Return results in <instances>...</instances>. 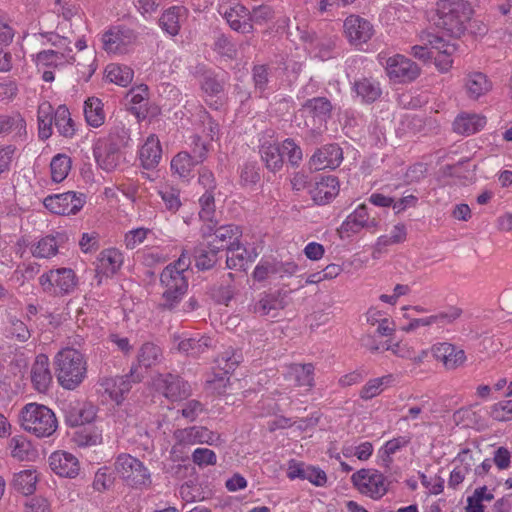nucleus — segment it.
Here are the masks:
<instances>
[{"instance_id": "30", "label": "nucleus", "mask_w": 512, "mask_h": 512, "mask_svg": "<svg viewBox=\"0 0 512 512\" xmlns=\"http://www.w3.org/2000/svg\"><path fill=\"white\" fill-rule=\"evenodd\" d=\"M174 340L178 341V351L193 357H198L205 353L214 343L211 337L200 334H195L190 337L174 336Z\"/></svg>"}, {"instance_id": "28", "label": "nucleus", "mask_w": 512, "mask_h": 512, "mask_svg": "<svg viewBox=\"0 0 512 512\" xmlns=\"http://www.w3.org/2000/svg\"><path fill=\"white\" fill-rule=\"evenodd\" d=\"M287 476L291 480L297 478L308 480L316 486H323L327 482V476L323 470L294 460L289 463Z\"/></svg>"}, {"instance_id": "16", "label": "nucleus", "mask_w": 512, "mask_h": 512, "mask_svg": "<svg viewBox=\"0 0 512 512\" xmlns=\"http://www.w3.org/2000/svg\"><path fill=\"white\" fill-rule=\"evenodd\" d=\"M386 72L394 82L405 83L415 80L420 74V68L411 59L397 54L387 59Z\"/></svg>"}, {"instance_id": "33", "label": "nucleus", "mask_w": 512, "mask_h": 512, "mask_svg": "<svg viewBox=\"0 0 512 512\" xmlns=\"http://www.w3.org/2000/svg\"><path fill=\"white\" fill-rule=\"evenodd\" d=\"M310 193L317 204H327L338 195L339 181L335 176H323L315 183Z\"/></svg>"}, {"instance_id": "3", "label": "nucleus", "mask_w": 512, "mask_h": 512, "mask_svg": "<svg viewBox=\"0 0 512 512\" xmlns=\"http://www.w3.org/2000/svg\"><path fill=\"white\" fill-rule=\"evenodd\" d=\"M53 364L57 381L66 390H75L87 377L86 357L74 348L66 347L58 351Z\"/></svg>"}, {"instance_id": "2", "label": "nucleus", "mask_w": 512, "mask_h": 512, "mask_svg": "<svg viewBox=\"0 0 512 512\" xmlns=\"http://www.w3.org/2000/svg\"><path fill=\"white\" fill-rule=\"evenodd\" d=\"M191 265L190 256L183 252L177 261L167 265L160 274L162 288L159 308L173 311L182 301L188 290V279L185 272Z\"/></svg>"}, {"instance_id": "50", "label": "nucleus", "mask_w": 512, "mask_h": 512, "mask_svg": "<svg viewBox=\"0 0 512 512\" xmlns=\"http://www.w3.org/2000/svg\"><path fill=\"white\" fill-rule=\"evenodd\" d=\"M220 251L211 247L209 242L207 245H199L194 248L193 256L195 265L200 270H208L214 267L218 260V253Z\"/></svg>"}, {"instance_id": "11", "label": "nucleus", "mask_w": 512, "mask_h": 512, "mask_svg": "<svg viewBox=\"0 0 512 512\" xmlns=\"http://www.w3.org/2000/svg\"><path fill=\"white\" fill-rule=\"evenodd\" d=\"M155 388L169 401H182L192 394L190 384L179 375L159 374L154 380Z\"/></svg>"}, {"instance_id": "29", "label": "nucleus", "mask_w": 512, "mask_h": 512, "mask_svg": "<svg viewBox=\"0 0 512 512\" xmlns=\"http://www.w3.org/2000/svg\"><path fill=\"white\" fill-rule=\"evenodd\" d=\"M314 366L307 364H290L284 377L287 381L292 382L295 387H304L306 391L311 390L314 385Z\"/></svg>"}, {"instance_id": "47", "label": "nucleus", "mask_w": 512, "mask_h": 512, "mask_svg": "<svg viewBox=\"0 0 512 512\" xmlns=\"http://www.w3.org/2000/svg\"><path fill=\"white\" fill-rule=\"evenodd\" d=\"M303 108L313 117L318 119L320 123L326 122L331 116L332 104L325 97H314L308 99Z\"/></svg>"}, {"instance_id": "4", "label": "nucleus", "mask_w": 512, "mask_h": 512, "mask_svg": "<svg viewBox=\"0 0 512 512\" xmlns=\"http://www.w3.org/2000/svg\"><path fill=\"white\" fill-rule=\"evenodd\" d=\"M19 424L23 430L38 438L50 437L58 428L55 413L38 403H28L22 407Z\"/></svg>"}, {"instance_id": "44", "label": "nucleus", "mask_w": 512, "mask_h": 512, "mask_svg": "<svg viewBox=\"0 0 512 512\" xmlns=\"http://www.w3.org/2000/svg\"><path fill=\"white\" fill-rule=\"evenodd\" d=\"M270 67L266 64H257L252 67L251 75L254 92L259 97H266L270 90Z\"/></svg>"}, {"instance_id": "12", "label": "nucleus", "mask_w": 512, "mask_h": 512, "mask_svg": "<svg viewBox=\"0 0 512 512\" xmlns=\"http://www.w3.org/2000/svg\"><path fill=\"white\" fill-rule=\"evenodd\" d=\"M135 41V32L125 26H114L102 36L103 48L112 54L128 53L133 48Z\"/></svg>"}, {"instance_id": "25", "label": "nucleus", "mask_w": 512, "mask_h": 512, "mask_svg": "<svg viewBox=\"0 0 512 512\" xmlns=\"http://www.w3.org/2000/svg\"><path fill=\"white\" fill-rule=\"evenodd\" d=\"M30 378L33 388L39 393H45L52 384V373L49 358L45 354H38L31 367Z\"/></svg>"}, {"instance_id": "62", "label": "nucleus", "mask_w": 512, "mask_h": 512, "mask_svg": "<svg viewBox=\"0 0 512 512\" xmlns=\"http://www.w3.org/2000/svg\"><path fill=\"white\" fill-rule=\"evenodd\" d=\"M190 147L191 156L198 164H201L207 159L210 150L209 142L203 141L199 135L194 134L190 136Z\"/></svg>"}, {"instance_id": "45", "label": "nucleus", "mask_w": 512, "mask_h": 512, "mask_svg": "<svg viewBox=\"0 0 512 512\" xmlns=\"http://www.w3.org/2000/svg\"><path fill=\"white\" fill-rule=\"evenodd\" d=\"M54 125L59 134L65 138H72L75 135V122L65 105H59L54 111Z\"/></svg>"}, {"instance_id": "46", "label": "nucleus", "mask_w": 512, "mask_h": 512, "mask_svg": "<svg viewBox=\"0 0 512 512\" xmlns=\"http://www.w3.org/2000/svg\"><path fill=\"white\" fill-rule=\"evenodd\" d=\"M394 376L387 374L382 377L370 379L360 390L359 396L367 401L380 395L386 388L392 385Z\"/></svg>"}, {"instance_id": "55", "label": "nucleus", "mask_w": 512, "mask_h": 512, "mask_svg": "<svg viewBox=\"0 0 512 512\" xmlns=\"http://www.w3.org/2000/svg\"><path fill=\"white\" fill-rule=\"evenodd\" d=\"M103 140L108 141L109 145L116 146L117 148L127 147L131 141L130 129L122 122H115L109 130L108 138Z\"/></svg>"}, {"instance_id": "59", "label": "nucleus", "mask_w": 512, "mask_h": 512, "mask_svg": "<svg viewBox=\"0 0 512 512\" xmlns=\"http://www.w3.org/2000/svg\"><path fill=\"white\" fill-rule=\"evenodd\" d=\"M227 251L229 255L226 259V266L229 269H242L247 262H252L256 257V254L253 256L249 254L240 242L239 248Z\"/></svg>"}, {"instance_id": "56", "label": "nucleus", "mask_w": 512, "mask_h": 512, "mask_svg": "<svg viewBox=\"0 0 512 512\" xmlns=\"http://www.w3.org/2000/svg\"><path fill=\"white\" fill-rule=\"evenodd\" d=\"M411 442V436H398L388 440L379 450L382 461L386 467L392 463L391 456Z\"/></svg>"}, {"instance_id": "26", "label": "nucleus", "mask_w": 512, "mask_h": 512, "mask_svg": "<svg viewBox=\"0 0 512 512\" xmlns=\"http://www.w3.org/2000/svg\"><path fill=\"white\" fill-rule=\"evenodd\" d=\"M12 136L15 141L27 138L26 120L19 112L0 114V137Z\"/></svg>"}, {"instance_id": "38", "label": "nucleus", "mask_w": 512, "mask_h": 512, "mask_svg": "<svg viewBox=\"0 0 512 512\" xmlns=\"http://www.w3.org/2000/svg\"><path fill=\"white\" fill-rule=\"evenodd\" d=\"M454 461L459 465L455 466L450 473L448 485L451 488H456L461 484L473 466V457L468 449L459 452Z\"/></svg>"}, {"instance_id": "64", "label": "nucleus", "mask_w": 512, "mask_h": 512, "mask_svg": "<svg viewBox=\"0 0 512 512\" xmlns=\"http://www.w3.org/2000/svg\"><path fill=\"white\" fill-rule=\"evenodd\" d=\"M280 147L282 154L287 156L288 161L292 166H298L301 163L303 159L302 149L293 139H285Z\"/></svg>"}, {"instance_id": "41", "label": "nucleus", "mask_w": 512, "mask_h": 512, "mask_svg": "<svg viewBox=\"0 0 512 512\" xmlns=\"http://www.w3.org/2000/svg\"><path fill=\"white\" fill-rule=\"evenodd\" d=\"M196 165H198V163L193 159L191 154L186 151L177 153L170 163L173 175L187 181L193 176V170Z\"/></svg>"}, {"instance_id": "32", "label": "nucleus", "mask_w": 512, "mask_h": 512, "mask_svg": "<svg viewBox=\"0 0 512 512\" xmlns=\"http://www.w3.org/2000/svg\"><path fill=\"white\" fill-rule=\"evenodd\" d=\"M162 158V147L158 137L150 134L139 149V160L145 169H154Z\"/></svg>"}, {"instance_id": "21", "label": "nucleus", "mask_w": 512, "mask_h": 512, "mask_svg": "<svg viewBox=\"0 0 512 512\" xmlns=\"http://www.w3.org/2000/svg\"><path fill=\"white\" fill-rule=\"evenodd\" d=\"M431 353L447 370H455L463 366L466 361L465 351L449 342L434 344L431 347Z\"/></svg>"}, {"instance_id": "6", "label": "nucleus", "mask_w": 512, "mask_h": 512, "mask_svg": "<svg viewBox=\"0 0 512 512\" xmlns=\"http://www.w3.org/2000/svg\"><path fill=\"white\" fill-rule=\"evenodd\" d=\"M38 281L44 293L59 297L74 293L79 282L75 271L66 267L50 269Z\"/></svg>"}, {"instance_id": "54", "label": "nucleus", "mask_w": 512, "mask_h": 512, "mask_svg": "<svg viewBox=\"0 0 512 512\" xmlns=\"http://www.w3.org/2000/svg\"><path fill=\"white\" fill-rule=\"evenodd\" d=\"M51 178L54 182L60 183L67 176L71 170V159L66 154L55 155L50 163Z\"/></svg>"}, {"instance_id": "8", "label": "nucleus", "mask_w": 512, "mask_h": 512, "mask_svg": "<svg viewBox=\"0 0 512 512\" xmlns=\"http://www.w3.org/2000/svg\"><path fill=\"white\" fill-rule=\"evenodd\" d=\"M115 469L120 478L133 488H147L152 483L148 468L139 459L129 454H120L117 457Z\"/></svg>"}, {"instance_id": "36", "label": "nucleus", "mask_w": 512, "mask_h": 512, "mask_svg": "<svg viewBox=\"0 0 512 512\" xmlns=\"http://www.w3.org/2000/svg\"><path fill=\"white\" fill-rule=\"evenodd\" d=\"M353 90L363 103H373L382 94L380 83L372 77H361L355 80Z\"/></svg>"}, {"instance_id": "39", "label": "nucleus", "mask_w": 512, "mask_h": 512, "mask_svg": "<svg viewBox=\"0 0 512 512\" xmlns=\"http://www.w3.org/2000/svg\"><path fill=\"white\" fill-rule=\"evenodd\" d=\"M486 125V118L479 114L462 113L453 122L456 133L471 135L480 131Z\"/></svg>"}, {"instance_id": "51", "label": "nucleus", "mask_w": 512, "mask_h": 512, "mask_svg": "<svg viewBox=\"0 0 512 512\" xmlns=\"http://www.w3.org/2000/svg\"><path fill=\"white\" fill-rule=\"evenodd\" d=\"M133 75V70L126 65L111 63L105 69L106 79L122 87H126L131 83Z\"/></svg>"}, {"instance_id": "63", "label": "nucleus", "mask_w": 512, "mask_h": 512, "mask_svg": "<svg viewBox=\"0 0 512 512\" xmlns=\"http://www.w3.org/2000/svg\"><path fill=\"white\" fill-rule=\"evenodd\" d=\"M275 15L276 12L274 8L265 4L254 7L252 11H249L250 23L252 25H263L270 22L275 18Z\"/></svg>"}, {"instance_id": "18", "label": "nucleus", "mask_w": 512, "mask_h": 512, "mask_svg": "<svg viewBox=\"0 0 512 512\" xmlns=\"http://www.w3.org/2000/svg\"><path fill=\"white\" fill-rule=\"evenodd\" d=\"M343 161L342 148L336 144H327L317 149L309 160V166L315 171L335 169Z\"/></svg>"}, {"instance_id": "42", "label": "nucleus", "mask_w": 512, "mask_h": 512, "mask_svg": "<svg viewBox=\"0 0 512 512\" xmlns=\"http://www.w3.org/2000/svg\"><path fill=\"white\" fill-rule=\"evenodd\" d=\"M38 137L41 140H47L52 135V125L54 123V109L52 105L44 101L39 104L37 111Z\"/></svg>"}, {"instance_id": "19", "label": "nucleus", "mask_w": 512, "mask_h": 512, "mask_svg": "<svg viewBox=\"0 0 512 512\" xmlns=\"http://www.w3.org/2000/svg\"><path fill=\"white\" fill-rule=\"evenodd\" d=\"M174 438L178 445H213L220 440V435L204 426H191L176 430Z\"/></svg>"}, {"instance_id": "1", "label": "nucleus", "mask_w": 512, "mask_h": 512, "mask_svg": "<svg viewBox=\"0 0 512 512\" xmlns=\"http://www.w3.org/2000/svg\"><path fill=\"white\" fill-rule=\"evenodd\" d=\"M162 360V348L154 342H144L137 351L136 363L132 365L130 373L125 377L105 379L102 385L109 391L111 398L118 401L119 396L130 390L131 383L141 382L145 372L159 365Z\"/></svg>"}, {"instance_id": "60", "label": "nucleus", "mask_w": 512, "mask_h": 512, "mask_svg": "<svg viewBox=\"0 0 512 512\" xmlns=\"http://www.w3.org/2000/svg\"><path fill=\"white\" fill-rule=\"evenodd\" d=\"M162 201L164 202L166 210L171 213H176L182 206L180 199V191L171 186H165L158 192Z\"/></svg>"}, {"instance_id": "17", "label": "nucleus", "mask_w": 512, "mask_h": 512, "mask_svg": "<svg viewBox=\"0 0 512 512\" xmlns=\"http://www.w3.org/2000/svg\"><path fill=\"white\" fill-rule=\"evenodd\" d=\"M84 203V199L74 192L49 195L43 201L49 211L58 215H75L82 209Z\"/></svg>"}, {"instance_id": "57", "label": "nucleus", "mask_w": 512, "mask_h": 512, "mask_svg": "<svg viewBox=\"0 0 512 512\" xmlns=\"http://www.w3.org/2000/svg\"><path fill=\"white\" fill-rule=\"evenodd\" d=\"M420 40L429 43L430 49L433 51V57L440 54H453L456 51L455 44L432 33H423L420 36Z\"/></svg>"}, {"instance_id": "20", "label": "nucleus", "mask_w": 512, "mask_h": 512, "mask_svg": "<svg viewBox=\"0 0 512 512\" xmlns=\"http://www.w3.org/2000/svg\"><path fill=\"white\" fill-rule=\"evenodd\" d=\"M297 269V264L291 261H260L253 271V278L261 282L271 277H291L297 272Z\"/></svg>"}, {"instance_id": "52", "label": "nucleus", "mask_w": 512, "mask_h": 512, "mask_svg": "<svg viewBox=\"0 0 512 512\" xmlns=\"http://www.w3.org/2000/svg\"><path fill=\"white\" fill-rule=\"evenodd\" d=\"M242 361V352L232 347L225 349L215 360L217 367L224 374L232 373Z\"/></svg>"}, {"instance_id": "5", "label": "nucleus", "mask_w": 512, "mask_h": 512, "mask_svg": "<svg viewBox=\"0 0 512 512\" xmlns=\"http://www.w3.org/2000/svg\"><path fill=\"white\" fill-rule=\"evenodd\" d=\"M471 14L470 5L464 0H440L438 3V26L452 37H459L465 31V23Z\"/></svg>"}, {"instance_id": "40", "label": "nucleus", "mask_w": 512, "mask_h": 512, "mask_svg": "<svg viewBox=\"0 0 512 512\" xmlns=\"http://www.w3.org/2000/svg\"><path fill=\"white\" fill-rule=\"evenodd\" d=\"M86 123L93 128H98L105 123L106 114L104 104L97 97H89L83 107Z\"/></svg>"}, {"instance_id": "34", "label": "nucleus", "mask_w": 512, "mask_h": 512, "mask_svg": "<svg viewBox=\"0 0 512 512\" xmlns=\"http://www.w3.org/2000/svg\"><path fill=\"white\" fill-rule=\"evenodd\" d=\"M491 88V81L482 72H471L464 79V89L470 99H479L488 93Z\"/></svg>"}, {"instance_id": "15", "label": "nucleus", "mask_w": 512, "mask_h": 512, "mask_svg": "<svg viewBox=\"0 0 512 512\" xmlns=\"http://www.w3.org/2000/svg\"><path fill=\"white\" fill-rule=\"evenodd\" d=\"M218 12L234 31L242 34L253 32L249 10L240 3H220Z\"/></svg>"}, {"instance_id": "27", "label": "nucleus", "mask_w": 512, "mask_h": 512, "mask_svg": "<svg viewBox=\"0 0 512 512\" xmlns=\"http://www.w3.org/2000/svg\"><path fill=\"white\" fill-rule=\"evenodd\" d=\"M49 465L54 473L66 478H74L80 471L78 459L65 451L53 452L49 457Z\"/></svg>"}, {"instance_id": "24", "label": "nucleus", "mask_w": 512, "mask_h": 512, "mask_svg": "<svg viewBox=\"0 0 512 512\" xmlns=\"http://www.w3.org/2000/svg\"><path fill=\"white\" fill-rule=\"evenodd\" d=\"M93 155L99 167L107 172L115 170L122 162L120 148L109 145L106 140H98L94 144Z\"/></svg>"}, {"instance_id": "58", "label": "nucleus", "mask_w": 512, "mask_h": 512, "mask_svg": "<svg viewBox=\"0 0 512 512\" xmlns=\"http://www.w3.org/2000/svg\"><path fill=\"white\" fill-rule=\"evenodd\" d=\"M494 499V495L486 486L478 487L473 494L467 498V512H484L483 501L490 502Z\"/></svg>"}, {"instance_id": "43", "label": "nucleus", "mask_w": 512, "mask_h": 512, "mask_svg": "<svg viewBox=\"0 0 512 512\" xmlns=\"http://www.w3.org/2000/svg\"><path fill=\"white\" fill-rule=\"evenodd\" d=\"M97 261V267L102 273L113 275L123 264V254L116 248L105 249L100 252Z\"/></svg>"}, {"instance_id": "7", "label": "nucleus", "mask_w": 512, "mask_h": 512, "mask_svg": "<svg viewBox=\"0 0 512 512\" xmlns=\"http://www.w3.org/2000/svg\"><path fill=\"white\" fill-rule=\"evenodd\" d=\"M353 487L362 495L373 500L381 499L389 489L387 477L373 468H362L351 476Z\"/></svg>"}, {"instance_id": "14", "label": "nucleus", "mask_w": 512, "mask_h": 512, "mask_svg": "<svg viewBox=\"0 0 512 512\" xmlns=\"http://www.w3.org/2000/svg\"><path fill=\"white\" fill-rule=\"evenodd\" d=\"M343 34L353 46H362L374 34L373 25L359 15L351 14L343 22Z\"/></svg>"}, {"instance_id": "31", "label": "nucleus", "mask_w": 512, "mask_h": 512, "mask_svg": "<svg viewBox=\"0 0 512 512\" xmlns=\"http://www.w3.org/2000/svg\"><path fill=\"white\" fill-rule=\"evenodd\" d=\"M96 413L97 408L92 403L74 401L66 409V418L71 426H80L92 422Z\"/></svg>"}, {"instance_id": "35", "label": "nucleus", "mask_w": 512, "mask_h": 512, "mask_svg": "<svg viewBox=\"0 0 512 512\" xmlns=\"http://www.w3.org/2000/svg\"><path fill=\"white\" fill-rule=\"evenodd\" d=\"M186 16L187 9L184 6H172L164 11L159 19V25L167 34L176 36Z\"/></svg>"}, {"instance_id": "10", "label": "nucleus", "mask_w": 512, "mask_h": 512, "mask_svg": "<svg viewBox=\"0 0 512 512\" xmlns=\"http://www.w3.org/2000/svg\"><path fill=\"white\" fill-rule=\"evenodd\" d=\"M201 234L205 239L213 237L208 241L211 247L219 251L233 250L239 248L242 229L235 224L222 225L217 228L212 224H206L201 228Z\"/></svg>"}, {"instance_id": "9", "label": "nucleus", "mask_w": 512, "mask_h": 512, "mask_svg": "<svg viewBox=\"0 0 512 512\" xmlns=\"http://www.w3.org/2000/svg\"><path fill=\"white\" fill-rule=\"evenodd\" d=\"M34 61L39 69L47 67H59L65 64L76 62L78 73L80 77L86 82L89 81L91 76L96 71L95 55L93 53H91L89 63L87 64L81 63L76 59L75 56L51 49L38 52L35 55Z\"/></svg>"}, {"instance_id": "23", "label": "nucleus", "mask_w": 512, "mask_h": 512, "mask_svg": "<svg viewBox=\"0 0 512 512\" xmlns=\"http://www.w3.org/2000/svg\"><path fill=\"white\" fill-rule=\"evenodd\" d=\"M378 224L375 218H370L367 206L360 204L351 214L347 216L340 226V232L346 237L359 233L364 228H374Z\"/></svg>"}, {"instance_id": "37", "label": "nucleus", "mask_w": 512, "mask_h": 512, "mask_svg": "<svg viewBox=\"0 0 512 512\" xmlns=\"http://www.w3.org/2000/svg\"><path fill=\"white\" fill-rule=\"evenodd\" d=\"M64 242L63 235H47L37 242L31 248V254L39 259H50L58 253L59 247Z\"/></svg>"}, {"instance_id": "49", "label": "nucleus", "mask_w": 512, "mask_h": 512, "mask_svg": "<svg viewBox=\"0 0 512 512\" xmlns=\"http://www.w3.org/2000/svg\"><path fill=\"white\" fill-rule=\"evenodd\" d=\"M262 161L267 169L272 172L279 171L283 166V154L281 147L277 144L264 143L260 148Z\"/></svg>"}, {"instance_id": "53", "label": "nucleus", "mask_w": 512, "mask_h": 512, "mask_svg": "<svg viewBox=\"0 0 512 512\" xmlns=\"http://www.w3.org/2000/svg\"><path fill=\"white\" fill-rule=\"evenodd\" d=\"M11 455L20 461L30 460L34 455L31 442L23 435H17L10 440Z\"/></svg>"}, {"instance_id": "48", "label": "nucleus", "mask_w": 512, "mask_h": 512, "mask_svg": "<svg viewBox=\"0 0 512 512\" xmlns=\"http://www.w3.org/2000/svg\"><path fill=\"white\" fill-rule=\"evenodd\" d=\"M37 481V471L26 469L14 474L12 485L16 491L24 495H30L36 490Z\"/></svg>"}, {"instance_id": "13", "label": "nucleus", "mask_w": 512, "mask_h": 512, "mask_svg": "<svg viewBox=\"0 0 512 512\" xmlns=\"http://www.w3.org/2000/svg\"><path fill=\"white\" fill-rule=\"evenodd\" d=\"M200 89L206 104L218 109L223 104L226 78L214 71H204L199 78Z\"/></svg>"}, {"instance_id": "22", "label": "nucleus", "mask_w": 512, "mask_h": 512, "mask_svg": "<svg viewBox=\"0 0 512 512\" xmlns=\"http://www.w3.org/2000/svg\"><path fill=\"white\" fill-rule=\"evenodd\" d=\"M288 305V292L278 290L275 292H264L252 305L251 310L260 316L276 315L275 312L284 309Z\"/></svg>"}, {"instance_id": "61", "label": "nucleus", "mask_w": 512, "mask_h": 512, "mask_svg": "<svg viewBox=\"0 0 512 512\" xmlns=\"http://www.w3.org/2000/svg\"><path fill=\"white\" fill-rule=\"evenodd\" d=\"M199 217L208 222V224H212L213 219L215 217V198L214 193L205 192L199 198Z\"/></svg>"}]
</instances>
